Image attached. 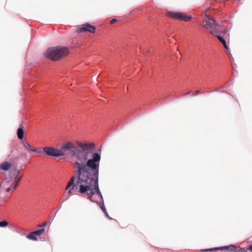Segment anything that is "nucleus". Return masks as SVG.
Wrapping results in <instances>:
<instances>
[{"label":"nucleus","mask_w":252,"mask_h":252,"mask_svg":"<svg viewBox=\"0 0 252 252\" xmlns=\"http://www.w3.org/2000/svg\"><path fill=\"white\" fill-rule=\"evenodd\" d=\"M45 231L44 228H41L36 231H33V233L36 235L39 236L42 234Z\"/></svg>","instance_id":"obj_16"},{"label":"nucleus","mask_w":252,"mask_h":252,"mask_svg":"<svg viewBox=\"0 0 252 252\" xmlns=\"http://www.w3.org/2000/svg\"><path fill=\"white\" fill-rule=\"evenodd\" d=\"M47 222H46L45 223H44L42 225H40L41 227H43V226H45L46 224H47Z\"/></svg>","instance_id":"obj_25"},{"label":"nucleus","mask_w":252,"mask_h":252,"mask_svg":"<svg viewBox=\"0 0 252 252\" xmlns=\"http://www.w3.org/2000/svg\"><path fill=\"white\" fill-rule=\"evenodd\" d=\"M12 189V187L10 186V187H8L6 189V191L7 192H8L9 191H10L11 189ZM12 189H13V187L12 188Z\"/></svg>","instance_id":"obj_23"},{"label":"nucleus","mask_w":252,"mask_h":252,"mask_svg":"<svg viewBox=\"0 0 252 252\" xmlns=\"http://www.w3.org/2000/svg\"><path fill=\"white\" fill-rule=\"evenodd\" d=\"M101 209H102V211H103V212H106V209H105L104 207H101Z\"/></svg>","instance_id":"obj_24"},{"label":"nucleus","mask_w":252,"mask_h":252,"mask_svg":"<svg viewBox=\"0 0 252 252\" xmlns=\"http://www.w3.org/2000/svg\"><path fill=\"white\" fill-rule=\"evenodd\" d=\"M26 237L30 240H32L33 241H37V238L36 237L35 235L33 233V232H31L30 234L27 235Z\"/></svg>","instance_id":"obj_15"},{"label":"nucleus","mask_w":252,"mask_h":252,"mask_svg":"<svg viewBox=\"0 0 252 252\" xmlns=\"http://www.w3.org/2000/svg\"><path fill=\"white\" fill-rule=\"evenodd\" d=\"M117 21V19H113L110 21V24H113Z\"/></svg>","instance_id":"obj_20"},{"label":"nucleus","mask_w":252,"mask_h":252,"mask_svg":"<svg viewBox=\"0 0 252 252\" xmlns=\"http://www.w3.org/2000/svg\"><path fill=\"white\" fill-rule=\"evenodd\" d=\"M12 164L9 162H3L0 165V169L4 171H7L12 167Z\"/></svg>","instance_id":"obj_9"},{"label":"nucleus","mask_w":252,"mask_h":252,"mask_svg":"<svg viewBox=\"0 0 252 252\" xmlns=\"http://www.w3.org/2000/svg\"><path fill=\"white\" fill-rule=\"evenodd\" d=\"M247 251H250L251 252H252V245H250L247 248Z\"/></svg>","instance_id":"obj_22"},{"label":"nucleus","mask_w":252,"mask_h":252,"mask_svg":"<svg viewBox=\"0 0 252 252\" xmlns=\"http://www.w3.org/2000/svg\"><path fill=\"white\" fill-rule=\"evenodd\" d=\"M24 129L23 126H20V127L17 130V136L19 139H22L24 137Z\"/></svg>","instance_id":"obj_13"},{"label":"nucleus","mask_w":252,"mask_h":252,"mask_svg":"<svg viewBox=\"0 0 252 252\" xmlns=\"http://www.w3.org/2000/svg\"><path fill=\"white\" fill-rule=\"evenodd\" d=\"M215 36H216L218 38V40L222 44L223 46H224L225 49H229L228 46L226 45L225 40L221 36L219 35V34H217Z\"/></svg>","instance_id":"obj_12"},{"label":"nucleus","mask_w":252,"mask_h":252,"mask_svg":"<svg viewBox=\"0 0 252 252\" xmlns=\"http://www.w3.org/2000/svg\"><path fill=\"white\" fill-rule=\"evenodd\" d=\"M8 222L6 220H3L1 222H0V227H6L8 225Z\"/></svg>","instance_id":"obj_18"},{"label":"nucleus","mask_w":252,"mask_h":252,"mask_svg":"<svg viewBox=\"0 0 252 252\" xmlns=\"http://www.w3.org/2000/svg\"><path fill=\"white\" fill-rule=\"evenodd\" d=\"M19 172V171L17 172V173L16 174V177L15 178L14 182L13 183H11V187L12 188L13 187L14 189H15L17 188V187L19 184V182L20 181V180H21V178H22V176H20L19 178H18V177H17Z\"/></svg>","instance_id":"obj_10"},{"label":"nucleus","mask_w":252,"mask_h":252,"mask_svg":"<svg viewBox=\"0 0 252 252\" xmlns=\"http://www.w3.org/2000/svg\"><path fill=\"white\" fill-rule=\"evenodd\" d=\"M23 145L25 149L27 150L29 152H33V151H34V147L31 146L28 142L26 141H23Z\"/></svg>","instance_id":"obj_11"},{"label":"nucleus","mask_w":252,"mask_h":252,"mask_svg":"<svg viewBox=\"0 0 252 252\" xmlns=\"http://www.w3.org/2000/svg\"><path fill=\"white\" fill-rule=\"evenodd\" d=\"M190 93V92L189 91V92H188L187 93L185 94V95L189 94Z\"/></svg>","instance_id":"obj_26"},{"label":"nucleus","mask_w":252,"mask_h":252,"mask_svg":"<svg viewBox=\"0 0 252 252\" xmlns=\"http://www.w3.org/2000/svg\"><path fill=\"white\" fill-rule=\"evenodd\" d=\"M226 31H223L222 32V33H226Z\"/></svg>","instance_id":"obj_27"},{"label":"nucleus","mask_w":252,"mask_h":252,"mask_svg":"<svg viewBox=\"0 0 252 252\" xmlns=\"http://www.w3.org/2000/svg\"><path fill=\"white\" fill-rule=\"evenodd\" d=\"M44 152L48 156L50 157H59L63 156V153L60 150L51 147H44L43 148Z\"/></svg>","instance_id":"obj_6"},{"label":"nucleus","mask_w":252,"mask_h":252,"mask_svg":"<svg viewBox=\"0 0 252 252\" xmlns=\"http://www.w3.org/2000/svg\"><path fill=\"white\" fill-rule=\"evenodd\" d=\"M165 15L175 20H182L185 22L189 21L192 18V17L190 15L183 12L168 11L165 13Z\"/></svg>","instance_id":"obj_5"},{"label":"nucleus","mask_w":252,"mask_h":252,"mask_svg":"<svg viewBox=\"0 0 252 252\" xmlns=\"http://www.w3.org/2000/svg\"><path fill=\"white\" fill-rule=\"evenodd\" d=\"M235 252H248L247 249L245 248H240L236 246V250Z\"/></svg>","instance_id":"obj_17"},{"label":"nucleus","mask_w":252,"mask_h":252,"mask_svg":"<svg viewBox=\"0 0 252 252\" xmlns=\"http://www.w3.org/2000/svg\"><path fill=\"white\" fill-rule=\"evenodd\" d=\"M203 22L206 24L203 26L204 28L210 30V32L213 35H216L220 33V27L218 25L215 20L210 18L207 15V11L203 12Z\"/></svg>","instance_id":"obj_4"},{"label":"nucleus","mask_w":252,"mask_h":252,"mask_svg":"<svg viewBox=\"0 0 252 252\" xmlns=\"http://www.w3.org/2000/svg\"><path fill=\"white\" fill-rule=\"evenodd\" d=\"M95 30L96 27L95 26L88 23L83 24L81 27L77 28V31L79 32H89L94 33L95 32Z\"/></svg>","instance_id":"obj_7"},{"label":"nucleus","mask_w":252,"mask_h":252,"mask_svg":"<svg viewBox=\"0 0 252 252\" xmlns=\"http://www.w3.org/2000/svg\"><path fill=\"white\" fill-rule=\"evenodd\" d=\"M68 49L64 47L50 48L44 53L48 59L56 61L65 57L69 54Z\"/></svg>","instance_id":"obj_3"},{"label":"nucleus","mask_w":252,"mask_h":252,"mask_svg":"<svg viewBox=\"0 0 252 252\" xmlns=\"http://www.w3.org/2000/svg\"><path fill=\"white\" fill-rule=\"evenodd\" d=\"M75 177H72L70 180H69L67 187L66 188V189H68L69 188H70L71 186L73 187V186L75 184Z\"/></svg>","instance_id":"obj_14"},{"label":"nucleus","mask_w":252,"mask_h":252,"mask_svg":"<svg viewBox=\"0 0 252 252\" xmlns=\"http://www.w3.org/2000/svg\"><path fill=\"white\" fill-rule=\"evenodd\" d=\"M43 151V148L41 147H40L38 148H36L34 147V151H33V152L40 154V153H41Z\"/></svg>","instance_id":"obj_19"},{"label":"nucleus","mask_w":252,"mask_h":252,"mask_svg":"<svg viewBox=\"0 0 252 252\" xmlns=\"http://www.w3.org/2000/svg\"><path fill=\"white\" fill-rule=\"evenodd\" d=\"M98 175L97 177V180L96 181L95 180L94 183H92L91 185L87 184L86 185H84V186H89V187L90 189H87V190L84 191H81L80 188H77L75 186L76 185L78 180V174L77 173V177H76V180L75 181V184L73 186L72 188L69 190L68 193L69 195H71L72 191L73 189L78 190V191L81 194H87L88 195V198L91 200L92 201L95 202V201L94 200L93 198V196L96 194V195L98 196V197H100L101 199L102 198V195L101 194V192L100 191L99 187H98Z\"/></svg>","instance_id":"obj_2"},{"label":"nucleus","mask_w":252,"mask_h":252,"mask_svg":"<svg viewBox=\"0 0 252 252\" xmlns=\"http://www.w3.org/2000/svg\"><path fill=\"white\" fill-rule=\"evenodd\" d=\"M200 90H196L195 92H194L193 94H192V95H195L196 94H199L200 93Z\"/></svg>","instance_id":"obj_21"},{"label":"nucleus","mask_w":252,"mask_h":252,"mask_svg":"<svg viewBox=\"0 0 252 252\" xmlns=\"http://www.w3.org/2000/svg\"><path fill=\"white\" fill-rule=\"evenodd\" d=\"M236 246H235L234 245H230L227 246H224V247H220V248H216L214 249H207V250H203V251H212L220 250H227L228 251L235 252V250H236Z\"/></svg>","instance_id":"obj_8"},{"label":"nucleus","mask_w":252,"mask_h":252,"mask_svg":"<svg viewBox=\"0 0 252 252\" xmlns=\"http://www.w3.org/2000/svg\"><path fill=\"white\" fill-rule=\"evenodd\" d=\"M81 149H79L73 143L68 142L63 146L61 151L63 156L70 155L75 157L74 166L76 173L78 174V180L75 186L80 188L81 191L90 189L87 184L96 181L99 174V164L101 159L100 154L94 152L95 145L93 143L76 141Z\"/></svg>","instance_id":"obj_1"}]
</instances>
